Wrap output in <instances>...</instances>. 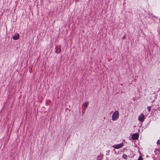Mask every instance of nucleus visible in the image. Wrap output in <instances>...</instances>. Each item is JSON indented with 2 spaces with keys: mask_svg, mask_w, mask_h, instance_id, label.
<instances>
[{
  "mask_svg": "<svg viewBox=\"0 0 160 160\" xmlns=\"http://www.w3.org/2000/svg\"><path fill=\"white\" fill-rule=\"evenodd\" d=\"M123 143H122L119 144L114 145L113 147L115 149H118L122 147L123 146Z\"/></svg>",
  "mask_w": 160,
  "mask_h": 160,
  "instance_id": "3",
  "label": "nucleus"
},
{
  "mask_svg": "<svg viewBox=\"0 0 160 160\" xmlns=\"http://www.w3.org/2000/svg\"><path fill=\"white\" fill-rule=\"evenodd\" d=\"M138 119L140 122H143L145 119V116L143 113H141L138 116Z\"/></svg>",
  "mask_w": 160,
  "mask_h": 160,
  "instance_id": "2",
  "label": "nucleus"
},
{
  "mask_svg": "<svg viewBox=\"0 0 160 160\" xmlns=\"http://www.w3.org/2000/svg\"><path fill=\"white\" fill-rule=\"evenodd\" d=\"M19 38V35L18 34H17V35L14 36L13 38L14 40H18Z\"/></svg>",
  "mask_w": 160,
  "mask_h": 160,
  "instance_id": "6",
  "label": "nucleus"
},
{
  "mask_svg": "<svg viewBox=\"0 0 160 160\" xmlns=\"http://www.w3.org/2000/svg\"><path fill=\"white\" fill-rule=\"evenodd\" d=\"M126 39V37L125 35H124L123 37H122V39Z\"/></svg>",
  "mask_w": 160,
  "mask_h": 160,
  "instance_id": "11",
  "label": "nucleus"
},
{
  "mask_svg": "<svg viewBox=\"0 0 160 160\" xmlns=\"http://www.w3.org/2000/svg\"><path fill=\"white\" fill-rule=\"evenodd\" d=\"M55 52L57 54L61 52V50L60 48H57L56 47L55 48Z\"/></svg>",
  "mask_w": 160,
  "mask_h": 160,
  "instance_id": "5",
  "label": "nucleus"
},
{
  "mask_svg": "<svg viewBox=\"0 0 160 160\" xmlns=\"http://www.w3.org/2000/svg\"><path fill=\"white\" fill-rule=\"evenodd\" d=\"M138 160H143L142 159V156H140L138 159Z\"/></svg>",
  "mask_w": 160,
  "mask_h": 160,
  "instance_id": "10",
  "label": "nucleus"
},
{
  "mask_svg": "<svg viewBox=\"0 0 160 160\" xmlns=\"http://www.w3.org/2000/svg\"><path fill=\"white\" fill-rule=\"evenodd\" d=\"M122 157L123 158L127 160L128 158V156L126 154H123Z\"/></svg>",
  "mask_w": 160,
  "mask_h": 160,
  "instance_id": "8",
  "label": "nucleus"
},
{
  "mask_svg": "<svg viewBox=\"0 0 160 160\" xmlns=\"http://www.w3.org/2000/svg\"><path fill=\"white\" fill-rule=\"evenodd\" d=\"M89 104L88 102H86L84 103L82 105V106L84 107H87Z\"/></svg>",
  "mask_w": 160,
  "mask_h": 160,
  "instance_id": "7",
  "label": "nucleus"
},
{
  "mask_svg": "<svg viewBox=\"0 0 160 160\" xmlns=\"http://www.w3.org/2000/svg\"><path fill=\"white\" fill-rule=\"evenodd\" d=\"M151 107L150 106H148L147 107V109L149 112L151 111Z\"/></svg>",
  "mask_w": 160,
  "mask_h": 160,
  "instance_id": "9",
  "label": "nucleus"
},
{
  "mask_svg": "<svg viewBox=\"0 0 160 160\" xmlns=\"http://www.w3.org/2000/svg\"><path fill=\"white\" fill-rule=\"evenodd\" d=\"M139 137V135L137 133L133 134L132 135V138L133 140H137Z\"/></svg>",
  "mask_w": 160,
  "mask_h": 160,
  "instance_id": "4",
  "label": "nucleus"
},
{
  "mask_svg": "<svg viewBox=\"0 0 160 160\" xmlns=\"http://www.w3.org/2000/svg\"><path fill=\"white\" fill-rule=\"evenodd\" d=\"M119 113L118 111H116L114 112L112 116V120L113 121H115L119 118Z\"/></svg>",
  "mask_w": 160,
  "mask_h": 160,
  "instance_id": "1",
  "label": "nucleus"
}]
</instances>
